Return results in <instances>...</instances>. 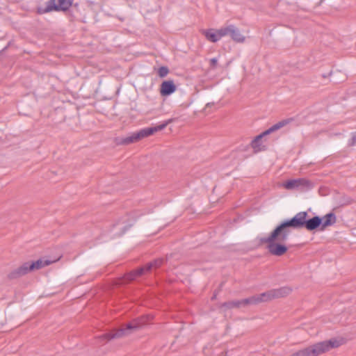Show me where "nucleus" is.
<instances>
[{
	"label": "nucleus",
	"mask_w": 356,
	"mask_h": 356,
	"mask_svg": "<svg viewBox=\"0 0 356 356\" xmlns=\"http://www.w3.org/2000/svg\"><path fill=\"white\" fill-rule=\"evenodd\" d=\"M291 230L284 220L279 223L270 233L268 236L259 239L261 244H267L268 252L277 257L284 255L288 251L284 243L289 239Z\"/></svg>",
	"instance_id": "1"
},
{
	"label": "nucleus",
	"mask_w": 356,
	"mask_h": 356,
	"mask_svg": "<svg viewBox=\"0 0 356 356\" xmlns=\"http://www.w3.org/2000/svg\"><path fill=\"white\" fill-rule=\"evenodd\" d=\"M274 299L287 296L291 293L292 289L288 286H283L278 289H272Z\"/></svg>",
	"instance_id": "18"
},
{
	"label": "nucleus",
	"mask_w": 356,
	"mask_h": 356,
	"mask_svg": "<svg viewBox=\"0 0 356 356\" xmlns=\"http://www.w3.org/2000/svg\"><path fill=\"white\" fill-rule=\"evenodd\" d=\"M284 187L288 190L296 189L301 192L307 191L314 187L312 181L305 178L289 179L284 184Z\"/></svg>",
	"instance_id": "8"
},
{
	"label": "nucleus",
	"mask_w": 356,
	"mask_h": 356,
	"mask_svg": "<svg viewBox=\"0 0 356 356\" xmlns=\"http://www.w3.org/2000/svg\"><path fill=\"white\" fill-rule=\"evenodd\" d=\"M26 266V263L22 264L20 266L12 270L8 275V278L9 280H15L28 274L29 272Z\"/></svg>",
	"instance_id": "15"
},
{
	"label": "nucleus",
	"mask_w": 356,
	"mask_h": 356,
	"mask_svg": "<svg viewBox=\"0 0 356 356\" xmlns=\"http://www.w3.org/2000/svg\"><path fill=\"white\" fill-rule=\"evenodd\" d=\"M166 261V259L157 258L152 261L146 264L144 266L139 267L137 269L133 270L126 273L124 276V279L127 282L133 281L137 277L143 275L145 273L150 271L152 269L159 268Z\"/></svg>",
	"instance_id": "6"
},
{
	"label": "nucleus",
	"mask_w": 356,
	"mask_h": 356,
	"mask_svg": "<svg viewBox=\"0 0 356 356\" xmlns=\"http://www.w3.org/2000/svg\"><path fill=\"white\" fill-rule=\"evenodd\" d=\"M72 10H69V14L70 15L71 17L72 18H76V16H74L72 13Z\"/></svg>",
	"instance_id": "25"
},
{
	"label": "nucleus",
	"mask_w": 356,
	"mask_h": 356,
	"mask_svg": "<svg viewBox=\"0 0 356 356\" xmlns=\"http://www.w3.org/2000/svg\"><path fill=\"white\" fill-rule=\"evenodd\" d=\"M202 33L204 35L206 39L211 42H216L221 38L225 36V32H224V28L222 27L220 29H209L202 30Z\"/></svg>",
	"instance_id": "9"
},
{
	"label": "nucleus",
	"mask_w": 356,
	"mask_h": 356,
	"mask_svg": "<svg viewBox=\"0 0 356 356\" xmlns=\"http://www.w3.org/2000/svg\"><path fill=\"white\" fill-rule=\"evenodd\" d=\"M356 144V132L353 133L352 137L348 142L350 146H353Z\"/></svg>",
	"instance_id": "23"
},
{
	"label": "nucleus",
	"mask_w": 356,
	"mask_h": 356,
	"mask_svg": "<svg viewBox=\"0 0 356 356\" xmlns=\"http://www.w3.org/2000/svg\"><path fill=\"white\" fill-rule=\"evenodd\" d=\"M307 212L300 211L296 214L293 218L284 220V222L291 230V229H298L305 228L307 230L311 232L318 228L321 231V225L322 224L321 217L315 216L307 219Z\"/></svg>",
	"instance_id": "2"
},
{
	"label": "nucleus",
	"mask_w": 356,
	"mask_h": 356,
	"mask_svg": "<svg viewBox=\"0 0 356 356\" xmlns=\"http://www.w3.org/2000/svg\"><path fill=\"white\" fill-rule=\"evenodd\" d=\"M293 121V118H292L282 120L278 122L277 123L273 124L272 127H270L267 130L263 131L261 134H259V137L263 138L264 137L270 134L271 133H273L275 131H277L278 129L282 128L283 127L289 124V123H291Z\"/></svg>",
	"instance_id": "14"
},
{
	"label": "nucleus",
	"mask_w": 356,
	"mask_h": 356,
	"mask_svg": "<svg viewBox=\"0 0 356 356\" xmlns=\"http://www.w3.org/2000/svg\"><path fill=\"white\" fill-rule=\"evenodd\" d=\"M177 86L172 80L163 81L160 86V94L163 97H167L175 92Z\"/></svg>",
	"instance_id": "12"
},
{
	"label": "nucleus",
	"mask_w": 356,
	"mask_h": 356,
	"mask_svg": "<svg viewBox=\"0 0 356 356\" xmlns=\"http://www.w3.org/2000/svg\"><path fill=\"white\" fill-rule=\"evenodd\" d=\"M352 202V200L350 198H348L347 200H345L344 202V204H349Z\"/></svg>",
	"instance_id": "24"
},
{
	"label": "nucleus",
	"mask_w": 356,
	"mask_h": 356,
	"mask_svg": "<svg viewBox=\"0 0 356 356\" xmlns=\"http://www.w3.org/2000/svg\"><path fill=\"white\" fill-rule=\"evenodd\" d=\"M224 28L225 36L229 35L232 39L236 42H243L245 37L241 33L239 29L234 25H229Z\"/></svg>",
	"instance_id": "11"
},
{
	"label": "nucleus",
	"mask_w": 356,
	"mask_h": 356,
	"mask_svg": "<svg viewBox=\"0 0 356 356\" xmlns=\"http://www.w3.org/2000/svg\"><path fill=\"white\" fill-rule=\"evenodd\" d=\"M218 65V59L216 58H213L210 59V67L211 69H216Z\"/></svg>",
	"instance_id": "22"
},
{
	"label": "nucleus",
	"mask_w": 356,
	"mask_h": 356,
	"mask_svg": "<svg viewBox=\"0 0 356 356\" xmlns=\"http://www.w3.org/2000/svg\"><path fill=\"white\" fill-rule=\"evenodd\" d=\"M119 225H120V222H118L116 224L113 225V227H117Z\"/></svg>",
	"instance_id": "26"
},
{
	"label": "nucleus",
	"mask_w": 356,
	"mask_h": 356,
	"mask_svg": "<svg viewBox=\"0 0 356 356\" xmlns=\"http://www.w3.org/2000/svg\"><path fill=\"white\" fill-rule=\"evenodd\" d=\"M216 294H214V295L213 296V297L211 298V299H212V300H214V299L216 298Z\"/></svg>",
	"instance_id": "27"
},
{
	"label": "nucleus",
	"mask_w": 356,
	"mask_h": 356,
	"mask_svg": "<svg viewBox=\"0 0 356 356\" xmlns=\"http://www.w3.org/2000/svg\"><path fill=\"white\" fill-rule=\"evenodd\" d=\"M274 299L273 290H269L261 294L248 298L245 301L250 305H256L259 302H266Z\"/></svg>",
	"instance_id": "10"
},
{
	"label": "nucleus",
	"mask_w": 356,
	"mask_h": 356,
	"mask_svg": "<svg viewBox=\"0 0 356 356\" xmlns=\"http://www.w3.org/2000/svg\"><path fill=\"white\" fill-rule=\"evenodd\" d=\"M73 0H49L44 7L39 6L36 9V13L42 15L52 11H67L72 5Z\"/></svg>",
	"instance_id": "7"
},
{
	"label": "nucleus",
	"mask_w": 356,
	"mask_h": 356,
	"mask_svg": "<svg viewBox=\"0 0 356 356\" xmlns=\"http://www.w3.org/2000/svg\"><path fill=\"white\" fill-rule=\"evenodd\" d=\"M247 298L241 300H233L225 302L221 305V307H226L227 309H232V308H239L242 306H247L250 305V303L245 302V301Z\"/></svg>",
	"instance_id": "17"
},
{
	"label": "nucleus",
	"mask_w": 356,
	"mask_h": 356,
	"mask_svg": "<svg viewBox=\"0 0 356 356\" xmlns=\"http://www.w3.org/2000/svg\"><path fill=\"white\" fill-rule=\"evenodd\" d=\"M341 345L340 341L331 339L327 341H321L299 350L290 356H318L329 351L332 348H338Z\"/></svg>",
	"instance_id": "3"
},
{
	"label": "nucleus",
	"mask_w": 356,
	"mask_h": 356,
	"mask_svg": "<svg viewBox=\"0 0 356 356\" xmlns=\"http://www.w3.org/2000/svg\"><path fill=\"white\" fill-rule=\"evenodd\" d=\"M322 218V224L321 231H323L326 227L334 225L337 222L336 215L333 212H330L325 215Z\"/></svg>",
	"instance_id": "16"
},
{
	"label": "nucleus",
	"mask_w": 356,
	"mask_h": 356,
	"mask_svg": "<svg viewBox=\"0 0 356 356\" xmlns=\"http://www.w3.org/2000/svg\"><path fill=\"white\" fill-rule=\"evenodd\" d=\"M132 226V223H127L119 229L121 230L120 233L118 234V236H120L123 235L128 229H130V227Z\"/></svg>",
	"instance_id": "21"
},
{
	"label": "nucleus",
	"mask_w": 356,
	"mask_h": 356,
	"mask_svg": "<svg viewBox=\"0 0 356 356\" xmlns=\"http://www.w3.org/2000/svg\"><path fill=\"white\" fill-rule=\"evenodd\" d=\"M55 261H51L49 259L41 258L38 259L35 261H31V262H25L27 265V268L29 270V272H31L35 270H39L41 269L45 266H47L54 262Z\"/></svg>",
	"instance_id": "13"
},
{
	"label": "nucleus",
	"mask_w": 356,
	"mask_h": 356,
	"mask_svg": "<svg viewBox=\"0 0 356 356\" xmlns=\"http://www.w3.org/2000/svg\"><path fill=\"white\" fill-rule=\"evenodd\" d=\"M169 73V69L167 66H161L159 68L158 75L161 78H163L168 75Z\"/></svg>",
	"instance_id": "20"
},
{
	"label": "nucleus",
	"mask_w": 356,
	"mask_h": 356,
	"mask_svg": "<svg viewBox=\"0 0 356 356\" xmlns=\"http://www.w3.org/2000/svg\"><path fill=\"white\" fill-rule=\"evenodd\" d=\"M172 121V119H169L159 125L140 129L138 132L133 133L129 136L124 138H116L115 139V142L118 145H128L129 144L136 143L144 138L152 135L156 131L164 129L167 125Z\"/></svg>",
	"instance_id": "4"
},
{
	"label": "nucleus",
	"mask_w": 356,
	"mask_h": 356,
	"mask_svg": "<svg viewBox=\"0 0 356 356\" xmlns=\"http://www.w3.org/2000/svg\"><path fill=\"white\" fill-rule=\"evenodd\" d=\"M149 320L148 316H141L140 318L134 319L132 321L127 323L124 326L113 330L112 332L105 334L102 337L109 341L115 338H121L127 336L133 332H135L142 328L147 323Z\"/></svg>",
	"instance_id": "5"
},
{
	"label": "nucleus",
	"mask_w": 356,
	"mask_h": 356,
	"mask_svg": "<svg viewBox=\"0 0 356 356\" xmlns=\"http://www.w3.org/2000/svg\"><path fill=\"white\" fill-rule=\"evenodd\" d=\"M261 139L262 138H259L258 135L251 141L250 145L253 149L254 153L259 152L264 149V148L261 147Z\"/></svg>",
	"instance_id": "19"
}]
</instances>
